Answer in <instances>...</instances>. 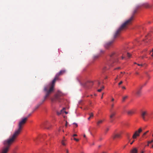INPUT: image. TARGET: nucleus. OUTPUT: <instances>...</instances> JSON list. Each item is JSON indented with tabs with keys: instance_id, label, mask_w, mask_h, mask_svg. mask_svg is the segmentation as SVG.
<instances>
[{
	"instance_id": "f03ea898",
	"label": "nucleus",
	"mask_w": 153,
	"mask_h": 153,
	"mask_svg": "<svg viewBox=\"0 0 153 153\" xmlns=\"http://www.w3.org/2000/svg\"><path fill=\"white\" fill-rule=\"evenodd\" d=\"M130 20H131V19L127 21L124 23H123L121 26L117 30L114 35L113 39L105 44L104 47L105 48L108 49L112 46L114 41L115 39L120 35L121 31L123 30L124 28L129 23Z\"/></svg>"
},
{
	"instance_id": "69168bd1",
	"label": "nucleus",
	"mask_w": 153,
	"mask_h": 153,
	"mask_svg": "<svg viewBox=\"0 0 153 153\" xmlns=\"http://www.w3.org/2000/svg\"><path fill=\"white\" fill-rule=\"evenodd\" d=\"M59 131H60V129H59Z\"/></svg>"
},
{
	"instance_id": "09e8293b",
	"label": "nucleus",
	"mask_w": 153,
	"mask_h": 153,
	"mask_svg": "<svg viewBox=\"0 0 153 153\" xmlns=\"http://www.w3.org/2000/svg\"><path fill=\"white\" fill-rule=\"evenodd\" d=\"M121 74H123V73L125 74V72H121Z\"/></svg>"
},
{
	"instance_id": "a19ab883",
	"label": "nucleus",
	"mask_w": 153,
	"mask_h": 153,
	"mask_svg": "<svg viewBox=\"0 0 153 153\" xmlns=\"http://www.w3.org/2000/svg\"><path fill=\"white\" fill-rule=\"evenodd\" d=\"M77 136V135L76 134H74L73 135V137H75V136Z\"/></svg>"
},
{
	"instance_id": "49530a36",
	"label": "nucleus",
	"mask_w": 153,
	"mask_h": 153,
	"mask_svg": "<svg viewBox=\"0 0 153 153\" xmlns=\"http://www.w3.org/2000/svg\"><path fill=\"white\" fill-rule=\"evenodd\" d=\"M146 84V83H145L143 85H142V86H143V87Z\"/></svg>"
},
{
	"instance_id": "f257e3e1",
	"label": "nucleus",
	"mask_w": 153,
	"mask_h": 153,
	"mask_svg": "<svg viewBox=\"0 0 153 153\" xmlns=\"http://www.w3.org/2000/svg\"><path fill=\"white\" fill-rule=\"evenodd\" d=\"M30 115L31 114H29L27 117L22 119V120L19 122L18 125V128L15 130L12 136L7 139L8 140L12 143L15 141L16 138L20 134L23 128V126L26 123L28 118Z\"/></svg>"
},
{
	"instance_id": "680f3d73",
	"label": "nucleus",
	"mask_w": 153,
	"mask_h": 153,
	"mask_svg": "<svg viewBox=\"0 0 153 153\" xmlns=\"http://www.w3.org/2000/svg\"><path fill=\"white\" fill-rule=\"evenodd\" d=\"M134 64H137L136 63V62H135V63H134Z\"/></svg>"
},
{
	"instance_id": "4d7b16f0",
	"label": "nucleus",
	"mask_w": 153,
	"mask_h": 153,
	"mask_svg": "<svg viewBox=\"0 0 153 153\" xmlns=\"http://www.w3.org/2000/svg\"><path fill=\"white\" fill-rule=\"evenodd\" d=\"M152 51L153 52L152 54H153V48L152 49Z\"/></svg>"
},
{
	"instance_id": "e433bc0d",
	"label": "nucleus",
	"mask_w": 153,
	"mask_h": 153,
	"mask_svg": "<svg viewBox=\"0 0 153 153\" xmlns=\"http://www.w3.org/2000/svg\"><path fill=\"white\" fill-rule=\"evenodd\" d=\"M73 124H75V125L76 126V127H77V126H78V125H77V124L76 123H73Z\"/></svg>"
},
{
	"instance_id": "4be33fe9",
	"label": "nucleus",
	"mask_w": 153,
	"mask_h": 153,
	"mask_svg": "<svg viewBox=\"0 0 153 153\" xmlns=\"http://www.w3.org/2000/svg\"><path fill=\"white\" fill-rule=\"evenodd\" d=\"M104 88V87L103 86H102V87L101 88V89H98L97 91H98L99 92H101L102 90Z\"/></svg>"
},
{
	"instance_id": "8fccbe9b",
	"label": "nucleus",
	"mask_w": 153,
	"mask_h": 153,
	"mask_svg": "<svg viewBox=\"0 0 153 153\" xmlns=\"http://www.w3.org/2000/svg\"><path fill=\"white\" fill-rule=\"evenodd\" d=\"M100 82H98V84L99 85L100 84Z\"/></svg>"
},
{
	"instance_id": "cd10ccee",
	"label": "nucleus",
	"mask_w": 153,
	"mask_h": 153,
	"mask_svg": "<svg viewBox=\"0 0 153 153\" xmlns=\"http://www.w3.org/2000/svg\"><path fill=\"white\" fill-rule=\"evenodd\" d=\"M127 136L128 139L129 140L130 139L129 134H127Z\"/></svg>"
},
{
	"instance_id": "2f4dec72",
	"label": "nucleus",
	"mask_w": 153,
	"mask_h": 153,
	"mask_svg": "<svg viewBox=\"0 0 153 153\" xmlns=\"http://www.w3.org/2000/svg\"><path fill=\"white\" fill-rule=\"evenodd\" d=\"M137 65H138L139 66H142L143 65V64H137Z\"/></svg>"
},
{
	"instance_id": "c756f323",
	"label": "nucleus",
	"mask_w": 153,
	"mask_h": 153,
	"mask_svg": "<svg viewBox=\"0 0 153 153\" xmlns=\"http://www.w3.org/2000/svg\"><path fill=\"white\" fill-rule=\"evenodd\" d=\"M94 145V142L92 143H90V145L91 146H92Z\"/></svg>"
},
{
	"instance_id": "c03bdc74",
	"label": "nucleus",
	"mask_w": 153,
	"mask_h": 153,
	"mask_svg": "<svg viewBox=\"0 0 153 153\" xmlns=\"http://www.w3.org/2000/svg\"><path fill=\"white\" fill-rule=\"evenodd\" d=\"M114 100V99L113 98H112L111 99V101H113Z\"/></svg>"
},
{
	"instance_id": "de8ad7c7",
	"label": "nucleus",
	"mask_w": 153,
	"mask_h": 153,
	"mask_svg": "<svg viewBox=\"0 0 153 153\" xmlns=\"http://www.w3.org/2000/svg\"><path fill=\"white\" fill-rule=\"evenodd\" d=\"M101 147V145H99L98 146V147L99 148H100V147Z\"/></svg>"
},
{
	"instance_id": "a878e982",
	"label": "nucleus",
	"mask_w": 153,
	"mask_h": 153,
	"mask_svg": "<svg viewBox=\"0 0 153 153\" xmlns=\"http://www.w3.org/2000/svg\"><path fill=\"white\" fill-rule=\"evenodd\" d=\"M74 140H75L76 141H79V140L78 139H76L75 138H74Z\"/></svg>"
},
{
	"instance_id": "423d86ee",
	"label": "nucleus",
	"mask_w": 153,
	"mask_h": 153,
	"mask_svg": "<svg viewBox=\"0 0 153 153\" xmlns=\"http://www.w3.org/2000/svg\"><path fill=\"white\" fill-rule=\"evenodd\" d=\"M117 54L114 52L112 53L109 55L107 60L108 61V64H111L112 63L116 62L118 60Z\"/></svg>"
},
{
	"instance_id": "2eb2a0df",
	"label": "nucleus",
	"mask_w": 153,
	"mask_h": 153,
	"mask_svg": "<svg viewBox=\"0 0 153 153\" xmlns=\"http://www.w3.org/2000/svg\"><path fill=\"white\" fill-rule=\"evenodd\" d=\"M103 121H104V120H99L97 122V126H99L100 125V124H101L102 123Z\"/></svg>"
},
{
	"instance_id": "864d4df0",
	"label": "nucleus",
	"mask_w": 153,
	"mask_h": 153,
	"mask_svg": "<svg viewBox=\"0 0 153 153\" xmlns=\"http://www.w3.org/2000/svg\"><path fill=\"white\" fill-rule=\"evenodd\" d=\"M122 59H123V58H124V57H123V56H122Z\"/></svg>"
},
{
	"instance_id": "052dcab7",
	"label": "nucleus",
	"mask_w": 153,
	"mask_h": 153,
	"mask_svg": "<svg viewBox=\"0 0 153 153\" xmlns=\"http://www.w3.org/2000/svg\"><path fill=\"white\" fill-rule=\"evenodd\" d=\"M142 59H143V58H144V57H143V56H142Z\"/></svg>"
},
{
	"instance_id": "c85d7f7f",
	"label": "nucleus",
	"mask_w": 153,
	"mask_h": 153,
	"mask_svg": "<svg viewBox=\"0 0 153 153\" xmlns=\"http://www.w3.org/2000/svg\"><path fill=\"white\" fill-rule=\"evenodd\" d=\"M123 83V81H121L119 83L118 85H120L121 84Z\"/></svg>"
},
{
	"instance_id": "bf43d9fd",
	"label": "nucleus",
	"mask_w": 153,
	"mask_h": 153,
	"mask_svg": "<svg viewBox=\"0 0 153 153\" xmlns=\"http://www.w3.org/2000/svg\"><path fill=\"white\" fill-rule=\"evenodd\" d=\"M103 98V95H102V97H101V98Z\"/></svg>"
},
{
	"instance_id": "0e129e2a",
	"label": "nucleus",
	"mask_w": 153,
	"mask_h": 153,
	"mask_svg": "<svg viewBox=\"0 0 153 153\" xmlns=\"http://www.w3.org/2000/svg\"><path fill=\"white\" fill-rule=\"evenodd\" d=\"M152 148H153V145H152Z\"/></svg>"
},
{
	"instance_id": "0eeeda50",
	"label": "nucleus",
	"mask_w": 153,
	"mask_h": 153,
	"mask_svg": "<svg viewBox=\"0 0 153 153\" xmlns=\"http://www.w3.org/2000/svg\"><path fill=\"white\" fill-rule=\"evenodd\" d=\"M93 82H92L88 81L83 84V85L85 88H90L93 85Z\"/></svg>"
},
{
	"instance_id": "bb28decb",
	"label": "nucleus",
	"mask_w": 153,
	"mask_h": 153,
	"mask_svg": "<svg viewBox=\"0 0 153 153\" xmlns=\"http://www.w3.org/2000/svg\"><path fill=\"white\" fill-rule=\"evenodd\" d=\"M153 142V140H151L150 141H148V143H152Z\"/></svg>"
},
{
	"instance_id": "58836bf2",
	"label": "nucleus",
	"mask_w": 153,
	"mask_h": 153,
	"mask_svg": "<svg viewBox=\"0 0 153 153\" xmlns=\"http://www.w3.org/2000/svg\"><path fill=\"white\" fill-rule=\"evenodd\" d=\"M120 68L119 67H118V68H116L115 69V70H116V69H119Z\"/></svg>"
},
{
	"instance_id": "b1692460",
	"label": "nucleus",
	"mask_w": 153,
	"mask_h": 153,
	"mask_svg": "<svg viewBox=\"0 0 153 153\" xmlns=\"http://www.w3.org/2000/svg\"><path fill=\"white\" fill-rule=\"evenodd\" d=\"M62 145L63 146H65V143L64 142V141H62Z\"/></svg>"
},
{
	"instance_id": "aec40b11",
	"label": "nucleus",
	"mask_w": 153,
	"mask_h": 153,
	"mask_svg": "<svg viewBox=\"0 0 153 153\" xmlns=\"http://www.w3.org/2000/svg\"><path fill=\"white\" fill-rule=\"evenodd\" d=\"M128 96H126L123 98L122 101L124 102L125 100L128 98Z\"/></svg>"
},
{
	"instance_id": "9d476101",
	"label": "nucleus",
	"mask_w": 153,
	"mask_h": 153,
	"mask_svg": "<svg viewBox=\"0 0 153 153\" xmlns=\"http://www.w3.org/2000/svg\"><path fill=\"white\" fill-rule=\"evenodd\" d=\"M110 111L111 113L110 116V122L111 123H112L114 120V117L116 114V112L115 111H113L111 110H110Z\"/></svg>"
},
{
	"instance_id": "774afa93",
	"label": "nucleus",
	"mask_w": 153,
	"mask_h": 153,
	"mask_svg": "<svg viewBox=\"0 0 153 153\" xmlns=\"http://www.w3.org/2000/svg\"><path fill=\"white\" fill-rule=\"evenodd\" d=\"M114 153H117V152H114Z\"/></svg>"
},
{
	"instance_id": "473e14b6",
	"label": "nucleus",
	"mask_w": 153,
	"mask_h": 153,
	"mask_svg": "<svg viewBox=\"0 0 153 153\" xmlns=\"http://www.w3.org/2000/svg\"><path fill=\"white\" fill-rule=\"evenodd\" d=\"M114 106V104L113 103H112L111 105V108H113V107Z\"/></svg>"
},
{
	"instance_id": "ddd939ff",
	"label": "nucleus",
	"mask_w": 153,
	"mask_h": 153,
	"mask_svg": "<svg viewBox=\"0 0 153 153\" xmlns=\"http://www.w3.org/2000/svg\"><path fill=\"white\" fill-rule=\"evenodd\" d=\"M121 137V134L120 133H116L113 136V138L114 139L116 138H119Z\"/></svg>"
},
{
	"instance_id": "39448f33",
	"label": "nucleus",
	"mask_w": 153,
	"mask_h": 153,
	"mask_svg": "<svg viewBox=\"0 0 153 153\" xmlns=\"http://www.w3.org/2000/svg\"><path fill=\"white\" fill-rule=\"evenodd\" d=\"M143 6L144 7H145L146 8H148L149 7V5L147 4H145L143 5H139L137 6L136 8L135 9L134 11L133 15L128 20H127L126 21L123 23H124L125 22H126V21L128 20H130L131 19V20H130L129 23L124 28V29L125 28H126L128 25H130L131 23V21L134 18V15L137 12V10L140 8V7H142Z\"/></svg>"
},
{
	"instance_id": "393cba45",
	"label": "nucleus",
	"mask_w": 153,
	"mask_h": 153,
	"mask_svg": "<svg viewBox=\"0 0 153 153\" xmlns=\"http://www.w3.org/2000/svg\"><path fill=\"white\" fill-rule=\"evenodd\" d=\"M127 56H128L129 58V57H130V56H131V55H130V54L129 53H127Z\"/></svg>"
},
{
	"instance_id": "6e6552de",
	"label": "nucleus",
	"mask_w": 153,
	"mask_h": 153,
	"mask_svg": "<svg viewBox=\"0 0 153 153\" xmlns=\"http://www.w3.org/2000/svg\"><path fill=\"white\" fill-rule=\"evenodd\" d=\"M143 87V86H141L140 88L137 89L135 91H133V93H134L137 96L139 97L141 95V89Z\"/></svg>"
},
{
	"instance_id": "a211bd4d",
	"label": "nucleus",
	"mask_w": 153,
	"mask_h": 153,
	"mask_svg": "<svg viewBox=\"0 0 153 153\" xmlns=\"http://www.w3.org/2000/svg\"><path fill=\"white\" fill-rule=\"evenodd\" d=\"M44 100L42 101V102H41V103H40V104H38L36 106V109H37V108H39V107L40 106V105L45 101V100L44 101ZM45 100L46 99H45Z\"/></svg>"
},
{
	"instance_id": "7ed1b4c3",
	"label": "nucleus",
	"mask_w": 153,
	"mask_h": 153,
	"mask_svg": "<svg viewBox=\"0 0 153 153\" xmlns=\"http://www.w3.org/2000/svg\"><path fill=\"white\" fill-rule=\"evenodd\" d=\"M59 79V78L55 75L52 82L44 87V91L45 93V95L44 96V101L53 92L56 82V80H58Z\"/></svg>"
},
{
	"instance_id": "9b49d317",
	"label": "nucleus",
	"mask_w": 153,
	"mask_h": 153,
	"mask_svg": "<svg viewBox=\"0 0 153 153\" xmlns=\"http://www.w3.org/2000/svg\"><path fill=\"white\" fill-rule=\"evenodd\" d=\"M147 111H142L141 112L140 116L143 119L144 121H146V116H147Z\"/></svg>"
},
{
	"instance_id": "13d9d810",
	"label": "nucleus",
	"mask_w": 153,
	"mask_h": 153,
	"mask_svg": "<svg viewBox=\"0 0 153 153\" xmlns=\"http://www.w3.org/2000/svg\"><path fill=\"white\" fill-rule=\"evenodd\" d=\"M144 153V152L143 151H142L141 152V153Z\"/></svg>"
},
{
	"instance_id": "5fc2aeb1",
	"label": "nucleus",
	"mask_w": 153,
	"mask_h": 153,
	"mask_svg": "<svg viewBox=\"0 0 153 153\" xmlns=\"http://www.w3.org/2000/svg\"><path fill=\"white\" fill-rule=\"evenodd\" d=\"M151 56L153 57V54H152Z\"/></svg>"
},
{
	"instance_id": "603ef678",
	"label": "nucleus",
	"mask_w": 153,
	"mask_h": 153,
	"mask_svg": "<svg viewBox=\"0 0 153 153\" xmlns=\"http://www.w3.org/2000/svg\"><path fill=\"white\" fill-rule=\"evenodd\" d=\"M65 113L66 114H67L68 113L66 111H65Z\"/></svg>"
},
{
	"instance_id": "f8f14e48",
	"label": "nucleus",
	"mask_w": 153,
	"mask_h": 153,
	"mask_svg": "<svg viewBox=\"0 0 153 153\" xmlns=\"http://www.w3.org/2000/svg\"><path fill=\"white\" fill-rule=\"evenodd\" d=\"M66 72L65 70H61L59 73L56 74V75L58 78L60 76L62 75L65 74Z\"/></svg>"
},
{
	"instance_id": "5701e85b",
	"label": "nucleus",
	"mask_w": 153,
	"mask_h": 153,
	"mask_svg": "<svg viewBox=\"0 0 153 153\" xmlns=\"http://www.w3.org/2000/svg\"><path fill=\"white\" fill-rule=\"evenodd\" d=\"M105 52L104 51L101 50L100 51V54L101 55V54L104 53Z\"/></svg>"
},
{
	"instance_id": "c9c22d12",
	"label": "nucleus",
	"mask_w": 153,
	"mask_h": 153,
	"mask_svg": "<svg viewBox=\"0 0 153 153\" xmlns=\"http://www.w3.org/2000/svg\"><path fill=\"white\" fill-rule=\"evenodd\" d=\"M135 73L137 75H139V73L137 72H136Z\"/></svg>"
},
{
	"instance_id": "6ab92c4d",
	"label": "nucleus",
	"mask_w": 153,
	"mask_h": 153,
	"mask_svg": "<svg viewBox=\"0 0 153 153\" xmlns=\"http://www.w3.org/2000/svg\"><path fill=\"white\" fill-rule=\"evenodd\" d=\"M89 115H90V117L88 118V120H90L91 118L93 117V114L91 113L89 114Z\"/></svg>"
},
{
	"instance_id": "7c9ffc66",
	"label": "nucleus",
	"mask_w": 153,
	"mask_h": 153,
	"mask_svg": "<svg viewBox=\"0 0 153 153\" xmlns=\"http://www.w3.org/2000/svg\"><path fill=\"white\" fill-rule=\"evenodd\" d=\"M148 132H149V131H146V132H145V133H144L143 134V135H145L147 134V133H148Z\"/></svg>"
},
{
	"instance_id": "72a5a7b5",
	"label": "nucleus",
	"mask_w": 153,
	"mask_h": 153,
	"mask_svg": "<svg viewBox=\"0 0 153 153\" xmlns=\"http://www.w3.org/2000/svg\"><path fill=\"white\" fill-rule=\"evenodd\" d=\"M106 67H104L103 69H102V70L103 71H104L106 69Z\"/></svg>"
},
{
	"instance_id": "e2e57ef3",
	"label": "nucleus",
	"mask_w": 153,
	"mask_h": 153,
	"mask_svg": "<svg viewBox=\"0 0 153 153\" xmlns=\"http://www.w3.org/2000/svg\"><path fill=\"white\" fill-rule=\"evenodd\" d=\"M81 153H84V152H82Z\"/></svg>"
},
{
	"instance_id": "a18cd8bd",
	"label": "nucleus",
	"mask_w": 153,
	"mask_h": 153,
	"mask_svg": "<svg viewBox=\"0 0 153 153\" xmlns=\"http://www.w3.org/2000/svg\"><path fill=\"white\" fill-rule=\"evenodd\" d=\"M102 153H107V152H103Z\"/></svg>"
},
{
	"instance_id": "dca6fc26",
	"label": "nucleus",
	"mask_w": 153,
	"mask_h": 153,
	"mask_svg": "<svg viewBox=\"0 0 153 153\" xmlns=\"http://www.w3.org/2000/svg\"><path fill=\"white\" fill-rule=\"evenodd\" d=\"M100 56V54H98L95 55L94 56L93 59L94 60H96L98 59Z\"/></svg>"
},
{
	"instance_id": "20e7f679",
	"label": "nucleus",
	"mask_w": 153,
	"mask_h": 153,
	"mask_svg": "<svg viewBox=\"0 0 153 153\" xmlns=\"http://www.w3.org/2000/svg\"><path fill=\"white\" fill-rule=\"evenodd\" d=\"M63 95V94L61 91H58L55 94L54 97L51 98V101L53 102H61L63 99L62 97Z\"/></svg>"
},
{
	"instance_id": "79ce46f5",
	"label": "nucleus",
	"mask_w": 153,
	"mask_h": 153,
	"mask_svg": "<svg viewBox=\"0 0 153 153\" xmlns=\"http://www.w3.org/2000/svg\"><path fill=\"white\" fill-rule=\"evenodd\" d=\"M66 153H68V149L66 150Z\"/></svg>"
},
{
	"instance_id": "4c0bfd02",
	"label": "nucleus",
	"mask_w": 153,
	"mask_h": 153,
	"mask_svg": "<svg viewBox=\"0 0 153 153\" xmlns=\"http://www.w3.org/2000/svg\"><path fill=\"white\" fill-rule=\"evenodd\" d=\"M134 141V140H133L131 143H130V144L131 145L133 143V142Z\"/></svg>"
},
{
	"instance_id": "412c9836",
	"label": "nucleus",
	"mask_w": 153,
	"mask_h": 153,
	"mask_svg": "<svg viewBox=\"0 0 153 153\" xmlns=\"http://www.w3.org/2000/svg\"><path fill=\"white\" fill-rule=\"evenodd\" d=\"M109 130V128H107L105 130L104 132L105 134H106V133Z\"/></svg>"
},
{
	"instance_id": "338daca9",
	"label": "nucleus",
	"mask_w": 153,
	"mask_h": 153,
	"mask_svg": "<svg viewBox=\"0 0 153 153\" xmlns=\"http://www.w3.org/2000/svg\"><path fill=\"white\" fill-rule=\"evenodd\" d=\"M149 143H148V144H147V146H149Z\"/></svg>"
},
{
	"instance_id": "4468645a",
	"label": "nucleus",
	"mask_w": 153,
	"mask_h": 153,
	"mask_svg": "<svg viewBox=\"0 0 153 153\" xmlns=\"http://www.w3.org/2000/svg\"><path fill=\"white\" fill-rule=\"evenodd\" d=\"M137 152L138 150L137 149L135 148H133L130 152V153H137Z\"/></svg>"
},
{
	"instance_id": "37998d69",
	"label": "nucleus",
	"mask_w": 153,
	"mask_h": 153,
	"mask_svg": "<svg viewBox=\"0 0 153 153\" xmlns=\"http://www.w3.org/2000/svg\"><path fill=\"white\" fill-rule=\"evenodd\" d=\"M67 122L66 121V124H65L66 127L67 126Z\"/></svg>"
},
{
	"instance_id": "f3484780",
	"label": "nucleus",
	"mask_w": 153,
	"mask_h": 153,
	"mask_svg": "<svg viewBox=\"0 0 153 153\" xmlns=\"http://www.w3.org/2000/svg\"><path fill=\"white\" fill-rule=\"evenodd\" d=\"M127 114L128 115H131L134 113V111L133 110H131L128 111L127 112Z\"/></svg>"
},
{
	"instance_id": "f704fd0d",
	"label": "nucleus",
	"mask_w": 153,
	"mask_h": 153,
	"mask_svg": "<svg viewBox=\"0 0 153 153\" xmlns=\"http://www.w3.org/2000/svg\"><path fill=\"white\" fill-rule=\"evenodd\" d=\"M146 38L145 39V40H144L143 41H145L146 42H147V41L146 40V39H147V37L146 36Z\"/></svg>"
},
{
	"instance_id": "ea45409f",
	"label": "nucleus",
	"mask_w": 153,
	"mask_h": 153,
	"mask_svg": "<svg viewBox=\"0 0 153 153\" xmlns=\"http://www.w3.org/2000/svg\"><path fill=\"white\" fill-rule=\"evenodd\" d=\"M122 88L123 89H126V88L124 86H123L122 87Z\"/></svg>"
},
{
	"instance_id": "3c124183",
	"label": "nucleus",
	"mask_w": 153,
	"mask_h": 153,
	"mask_svg": "<svg viewBox=\"0 0 153 153\" xmlns=\"http://www.w3.org/2000/svg\"><path fill=\"white\" fill-rule=\"evenodd\" d=\"M83 137H84L85 138L86 137L85 135V134H84V135H83Z\"/></svg>"
},
{
	"instance_id": "6e6d98bb",
	"label": "nucleus",
	"mask_w": 153,
	"mask_h": 153,
	"mask_svg": "<svg viewBox=\"0 0 153 153\" xmlns=\"http://www.w3.org/2000/svg\"><path fill=\"white\" fill-rule=\"evenodd\" d=\"M117 77H118V76H117V77L115 79V80H116L117 79Z\"/></svg>"
},
{
	"instance_id": "1a4fd4ad",
	"label": "nucleus",
	"mask_w": 153,
	"mask_h": 153,
	"mask_svg": "<svg viewBox=\"0 0 153 153\" xmlns=\"http://www.w3.org/2000/svg\"><path fill=\"white\" fill-rule=\"evenodd\" d=\"M142 131V130L141 128H139L138 131H136L133 136V138L135 139L137 137L139 136L140 134Z\"/></svg>"
}]
</instances>
